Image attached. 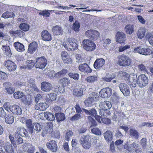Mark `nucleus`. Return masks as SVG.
<instances>
[{
    "label": "nucleus",
    "instance_id": "obj_1",
    "mask_svg": "<svg viewBox=\"0 0 153 153\" xmlns=\"http://www.w3.org/2000/svg\"><path fill=\"white\" fill-rule=\"evenodd\" d=\"M131 59L125 54L120 55L117 57V63L120 66L128 67L131 65Z\"/></svg>",
    "mask_w": 153,
    "mask_h": 153
},
{
    "label": "nucleus",
    "instance_id": "obj_2",
    "mask_svg": "<svg viewBox=\"0 0 153 153\" xmlns=\"http://www.w3.org/2000/svg\"><path fill=\"white\" fill-rule=\"evenodd\" d=\"M63 45L65 49L69 51H73L78 48V44L77 41L74 38H68L66 42H63Z\"/></svg>",
    "mask_w": 153,
    "mask_h": 153
},
{
    "label": "nucleus",
    "instance_id": "obj_3",
    "mask_svg": "<svg viewBox=\"0 0 153 153\" xmlns=\"http://www.w3.org/2000/svg\"><path fill=\"white\" fill-rule=\"evenodd\" d=\"M3 107L7 111L11 112L13 114L19 115L22 113L21 108L16 104L11 105L9 103L6 102L4 104Z\"/></svg>",
    "mask_w": 153,
    "mask_h": 153
},
{
    "label": "nucleus",
    "instance_id": "obj_4",
    "mask_svg": "<svg viewBox=\"0 0 153 153\" xmlns=\"http://www.w3.org/2000/svg\"><path fill=\"white\" fill-rule=\"evenodd\" d=\"M84 48L87 51H94L96 48V45L94 42L88 39H84L82 42Z\"/></svg>",
    "mask_w": 153,
    "mask_h": 153
},
{
    "label": "nucleus",
    "instance_id": "obj_5",
    "mask_svg": "<svg viewBox=\"0 0 153 153\" xmlns=\"http://www.w3.org/2000/svg\"><path fill=\"white\" fill-rule=\"evenodd\" d=\"M35 64L36 68L43 70L47 64V59L44 56L37 57L36 59Z\"/></svg>",
    "mask_w": 153,
    "mask_h": 153
},
{
    "label": "nucleus",
    "instance_id": "obj_6",
    "mask_svg": "<svg viewBox=\"0 0 153 153\" xmlns=\"http://www.w3.org/2000/svg\"><path fill=\"white\" fill-rule=\"evenodd\" d=\"M85 35L91 40H96L100 37V33L94 30H89L85 32Z\"/></svg>",
    "mask_w": 153,
    "mask_h": 153
},
{
    "label": "nucleus",
    "instance_id": "obj_7",
    "mask_svg": "<svg viewBox=\"0 0 153 153\" xmlns=\"http://www.w3.org/2000/svg\"><path fill=\"white\" fill-rule=\"evenodd\" d=\"M90 136L88 135L84 136L81 137L80 141L83 147L86 149L90 148L91 146V142L90 140Z\"/></svg>",
    "mask_w": 153,
    "mask_h": 153
},
{
    "label": "nucleus",
    "instance_id": "obj_8",
    "mask_svg": "<svg viewBox=\"0 0 153 153\" xmlns=\"http://www.w3.org/2000/svg\"><path fill=\"white\" fill-rule=\"evenodd\" d=\"M28 135L27 130L23 127H19L17 128L16 132L14 134L15 137H17L19 136L22 137H27Z\"/></svg>",
    "mask_w": 153,
    "mask_h": 153
},
{
    "label": "nucleus",
    "instance_id": "obj_9",
    "mask_svg": "<svg viewBox=\"0 0 153 153\" xmlns=\"http://www.w3.org/2000/svg\"><path fill=\"white\" fill-rule=\"evenodd\" d=\"M89 96L84 102L85 105L88 107L92 105L93 102L95 101V100L97 98V95L95 92H93L90 94Z\"/></svg>",
    "mask_w": 153,
    "mask_h": 153
},
{
    "label": "nucleus",
    "instance_id": "obj_10",
    "mask_svg": "<svg viewBox=\"0 0 153 153\" xmlns=\"http://www.w3.org/2000/svg\"><path fill=\"white\" fill-rule=\"evenodd\" d=\"M148 83V79L145 74H142L137 78V84L139 87H142L146 86Z\"/></svg>",
    "mask_w": 153,
    "mask_h": 153
},
{
    "label": "nucleus",
    "instance_id": "obj_11",
    "mask_svg": "<svg viewBox=\"0 0 153 153\" xmlns=\"http://www.w3.org/2000/svg\"><path fill=\"white\" fill-rule=\"evenodd\" d=\"M112 94V90L111 88L106 87L102 89L100 91L99 95L102 98L109 97Z\"/></svg>",
    "mask_w": 153,
    "mask_h": 153
},
{
    "label": "nucleus",
    "instance_id": "obj_12",
    "mask_svg": "<svg viewBox=\"0 0 153 153\" xmlns=\"http://www.w3.org/2000/svg\"><path fill=\"white\" fill-rule=\"evenodd\" d=\"M4 65L10 71H13L16 68V65L15 63L10 60L5 61Z\"/></svg>",
    "mask_w": 153,
    "mask_h": 153
},
{
    "label": "nucleus",
    "instance_id": "obj_13",
    "mask_svg": "<svg viewBox=\"0 0 153 153\" xmlns=\"http://www.w3.org/2000/svg\"><path fill=\"white\" fill-rule=\"evenodd\" d=\"M120 90L125 96H128L130 94L129 88L128 86L124 83H121L119 85Z\"/></svg>",
    "mask_w": 153,
    "mask_h": 153
},
{
    "label": "nucleus",
    "instance_id": "obj_14",
    "mask_svg": "<svg viewBox=\"0 0 153 153\" xmlns=\"http://www.w3.org/2000/svg\"><path fill=\"white\" fill-rule=\"evenodd\" d=\"M46 145L47 148L52 152H56L57 150L56 142L54 140H50L47 143Z\"/></svg>",
    "mask_w": 153,
    "mask_h": 153
},
{
    "label": "nucleus",
    "instance_id": "obj_15",
    "mask_svg": "<svg viewBox=\"0 0 153 153\" xmlns=\"http://www.w3.org/2000/svg\"><path fill=\"white\" fill-rule=\"evenodd\" d=\"M3 87L6 91V92L9 94H12L14 93L15 88L13 87L12 84L10 82H6L3 84Z\"/></svg>",
    "mask_w": 153,
    "mask_h": 153
},
{
    "label": "nucleus",
    "instance_id": "obj_16",
    "mask_svg": "<svg viewBox=\"0 0 153 153\" xmlns=\"http://www.w3.org/2000/svg\"><path fill=\"white\" fill-rule=\"evenodd\" d=\"M83 88L82 87H76L73 90V94L75 97H80L83 95Z\"/></svg>",
    "mask_w": 153,
    "mask_h": 153
},
{
    "label": "nucleus",
    "instance_id": "obj_17",
    "mask_svg": "<svg viewBox=\"0 0 153 153\" xmlns=\"http://www.w3.org/2000/svg\"><path fill=\"white\" fill-rule=\"evenodd\" d=\"M126 40L125 34L122 32H117L116 35V42L120 43H123Z\"/></svg>",
    "mask_w": 153,
    "mask_h": 153
},
{
    "label": "nucleus",
    "instance_id": "obj_18",
    "mask_svg": "<svg viewBox=\"0 0 153 153\" xmlns=\"http://www.w3.org/2000/svg\"><path fill=\"white\" fill-rule=\"evenodd\" d=\"M105 64V60L102 58L97 59L94 64V67L96 70L101 68Z\"/></svg>",
    "mask_w": 153,
    "mask_h": 153
},
{
    "label": "nucleus",
    "instance_id": "obj_19",
    "mask_svg": "<svg viewBox=\"0 0 153 153\" xmlns=\"http://www.w3.org/2000/svg\"><path fill=\"white\" fill-rule=\"evenodd\" d=\"M78 69L80 71L86 74L90 73L92 71V70L89 65L85 63L79 65Z\"/></svg>",
    "mask_w": 153,
    "mask_h": 153
},
{
    "label": "nucleus",
    "instance_id": "obj_20",
    "mask_svg": "<svg viewBox=\"0 0 153 153\" xmlns=\"http://www.w3.org/2000/svg\"><path fill=\"white\" fill-rule=\"evenodd\" d=\"M126 146H124V148L126 149ZM129 151H133L134 152H135L136 153H138L141 150V149L139 148L138 146V144H137L134 142H133L129 146H127L126 148Z\"/></svg>",
    "mask_w": 153,
    "mask_h": 153
},
{
    "label": "nucleus",
    "instance_id": "obj_21",
    "mask_svg": "<svg viewBox=\"0 0 153 153\" xmlns=\"http://www.w3.org/2000/svg\"><path fill=\"white\" fill-rule=\"evenodd\" d=\"M134 53H138L144 55H147L150 53L149 49L147 48H141L140 47L135 48L134 50Z\"/></svg>",
    "mask_w": 153,
    "mask_h": 153
},
{
    "label": "nucleus",
    "instance_id": "obj_22",
    "mask_svg": "<svg viewBox=\"0 0 153 153\" xmlns=\"http://www.w3.org/2000/svg\"><path fill=\"white\" fill-rule=\"evenodd\" d=\"M137 76L135 74H133L130 78L129 77V79L128 81L131 89L136 87V84L137 83Z\"/></svg>",
    "mask_w": 153,
    "mask_h": 153
},
{
    "label": "nucleus",
    "instance_id": "obj_23",
    "mask_svg": "<svg viewBox=\"0 0 153 153\" xmlns=\"http://www.w3.org/2000/svg\"><path fill=\"white\" fill-rule=\"evenodd\" d=\"M51 84L47 82H44L42 83L41 89L42 90L45 92H49L51 90Z\"/></svg>",
    "mask_w": 153,
    "mask_h": 153
},
{
    "label": "nucleus",
    "instance_id": "obj_24",
    "mask_svg": "<svg viewBox=\"0 0 153 153\" xmlns=\"http://www.w3.org/2000/svg\"><path fill=\"white\" fill-rule=\"evenodd\" d=\"M57 98V95L54 93H51L48 94L45 98L46 101L48 103H51L55 101Z\"/></svg>",
    "mask_w": 153,
    "mask_h": 153
},
{
    "label": "nucleus",
    "instance_id": "obj_25",
    "mask_svg": "<svg viewBox=\"0 0 153 153\" xmlns=\"http://www.w3.org/2000/svg\"><path fill=\"white\" fill-rule=\"evenodd\" d=\"M41 36L42 39L44 41H49L52 39L51 35L46 30H43L41 33Z\"/></svg>",
    "mask_w": 153,
    "mask_h": 153
},
{
    "label": "nucleus",
    "instance_id": "obj_26",
    "mask_svg": "<svg viewBox=\"0 0 153 153\" xmlns=\"http://www.w3.org/2000/svg\"><path fill=\"white\" fill-rule=\"evenodd\" d=\"M52 32L54 35H62L63 33V30L61 27L58 25H56L53 27Z\"/></svg>",
    "mask_w": 153,
    "mask_h": 153
},
{
    "label": "nucleus",
    "instance_id": "obj_27",
    "mask_svg": "<svg viewBox=\"0 0 153 153\" xmlns=\"http://www.w3.org/2000/svg\"><path fill=\"white\" fill-rule=\"evenodd\" d=\"M48 107L46 102H40L36 105L35 108L37 110L43 111L46 110Z\"/></svg>",
    "mask_w": 153,
    "mask_h": 153
},
{
    "label": "nucleus",
    "instance_id": "obj_28",
    "mask_svg": "<svg viewBox=\"0 0 153 153\" xmlns=\"http://www.w3.org/2000/svg\"><path fill=\"white\" fill-rule=\"evenodd\" d=\"M38 47L37 43L35 42H33L30 43L29 46L28 52L30 53H32L37 49Z\"/></svg>",
    "mask_w": 153,
    "mask_h": 153
},
{
    "label": "nucleus",
    "instance_id": "obj_29",
    "mask_svg": "<svg viewBox=\"0 0 153 153\" xmlns=\"http://www.w3.org/2000/svg\"><path fill=\"white\" fill-rule=\"evenodd\" d=\"M146 31V29L144 27H141L138 29L137 32V36L138 38L142 39L144 37Z\"/></svg>",
    "mask_w": 153,
    "mask_h": 153
},
{
    "label": "nucleus",
    "instance_id": "obj_30",
    "mask_svg": "<svg viewBox=\"0 0 153 153\" xmlns=\"http://www.w3.org/2000/svg\"><path fill=\"white\" fill-rule=\"evenodd\" d=\"M104 136L105 140L108 142L111 141L113 139L112 133L109 130L105 131L104 133Z\"/></svg>",
    "mask_w": 153,
    "mask_h": 153
},
{
    "label": "nucleus",
    "instance_id": "obj_31",
    "mask_svg": "<svg viewBox=\"0 0 153 153\" xmlns=\"http://www.w3.org/2000/svg\"><path fill=\"white\" fill-rule=\"evenodd\" d=\"M57 121L60 122L64 120L65 119V115L63 113H56L55 114Z\"/></svg>",
    "mask_w": 153,
    "mask_h": 153
},
{
    "label": "nucleus",
    "instance_id": "obj_32",
    "mask_svg": "<svg viewBox=\"0 0 153 153\" xmlns=\"http://www.w3.org/2000/svg\"><path fill=\"white\" fill-rule=\"evenodd\" d=\"M98 80L97 77L95 75L90 76L87 77L85 79V81L89 83H93L97 82Z\"/></svg>",
    "mask_w": 153,
    "mask_h": 153
},
{
    "label": "nucleus",
    "instance_id": "obj_33",
    "mask_svg": "<svg viewBox=\"0 0 153 153\" xmlns=\"http://www.w3.org/2000/svg\"><path fill=\"white\" fill-rule=\"evenodd\" d=\"M1 48L5 55L8 56H11L12 53L9 46H7V45H3Z\"/></svg>",
    "mask_w": 153,
    "mask_h": 153
},
{
    "label": "nucleus",
    "instance_id": "obj_34",
    "mask_svg": "<svg viewBox=\"0 0 153 153\" xmlns=\"http://www.w3.org/2000/svg\"><path fill=\"white\" fill-rule=\"evenodd\" d=\"M25 93L22 91H17L14 92L13 94V97L16 99H22L25 96Z\"/></svg>",
    "mask_w": 153,
    "mask_h": 153
},
{
    "label": "nucleus",
    "instance_id": "obj_35",
    "mask_svg": "<svg viewBox=\"0 0 153 153\" xmlns=\"http://www.w3.org/2000/svg\"><path fill=\"white\" fill-rule=\"evenodd\" d=\"M59 83L63 87L68 86L70 83V81L66 77H64L60 79L58 81Z\"/></svg>",
    "mask_w": 153,
    "mask_h": 153
},
{
    "label": "nucleus",
    "instance_id": "obj_36",
    "mask_svg": "<svg viewBox=\"0 0 153 153\" xmlns=\"http://www.w3.org/2000/svg\"><path fill=\"white\" fill-rule=\"evenodd\" d=\"M14 46L16 50L19 52H22L25 50L24 45L19 42H15Z\"/></svg>",
    "mask_w": 153,
    "mask_h": 153
},
{
    "label": "nucleus",
    "instance_id": "obj_37",
    "mask_svg": "<svg viewBox=\"0 0 153 153\" xmlns=\"http://www.w3.org/2000/svg\"><path fill=\"white\" fill-rule=\"evenodd\" d=\"M26 65H25L24 66H21V68L23 69L27 68L29 69H31L34 67V65L35 66V63L33 60H27L26 62Z\"/></svg>",
    "mask_w": 153,
    "mask_h": 153
},
{
    "label": "nucleus",
    "instance_id": "obj_38",
    "mask_svg": "<svg viewBox=\"0 0 153 153\" xmlns=\"http://www.w3.org/2000/svg\"><path fill=\"white\" fill-rule=\"evenodd\" d=\"M129 134L132 137L137 139L139 137V134L136 129H131L129 130Z\"/></svg>",
    "mask_w": 153,
    "mask_h": 153
},
{
    "label": "nucleus",
    "instance_id": "obj_39",
    "mask_svg": "<svg viewBox=\"0 0 153 153\" xmlns=\"http://www.w3.org/2000/svg\"><path fill=\"white\" fill-rule=\"evenodd\" d=\"M44 116L48 120L53 121L55 120V115L52 113L45 112L44 113Z\"/></svg>",
    "mask_w": 153,
    "mask_h": 153
},
{
    "label": "nucleus",
    "instance_id": "obj_40",
    "mask_svg": "<svg viewBox=\"0 0 153 153\" xmlns=\"http://www.w3.org/2000/svg\"><path fill=\"white\" fill-rule=\"evenodd\" d=\"M5 122L8 124H11L14 121V116L11 114H8L5 117Z\"/></svg>",
    "mask_w": 153,
    "mask_h": 153
},
{
    "label": "nucleus",
    "instance_id": "obj_41",
    "mask_svg": "<svg viewBox=\"0 0 153 153\" xmlns=\"http://www.w3.org/2000/svg\"><path fill=\"white\" fill-rule=\"evenodd\" d=\"M102 108L110 109L112 107L111 102L108 101H105L101 103Z\"/></svg>",
    "mask_w": 153,
    "mask_h": 153
},
{
    "label": "nucleus",
    "instance_id": "obj_42",
    "mask_svg": "<svg viewBox=\"0 0 153 153\" xmlns=\"http://www.w3.org/2000/svg\"><path fill=\"white\" fill-rule=\"evenodd\" d=\"M26 124L27 127L29 130L30 132L32 133L33 131V127L32 120L30 119L26 120Z\"/></svg>",
    "mask_w": 153,
    "mask_h": 153
},
{
    "label": "nucleus",
    "instance_id": "obj_43",
    "mask_svg": "<svg viewBox=\"0 0 153 153\" xmlns=\"http://www.w3.org/2000/svg\"><path fill=\"white\" fill-rule=\"evenodd\" d=\"M125 30L127 33L130 34H131L134 32V31L133 25H126Z\"/></svg>",
    "mask_w": 153,
    "mask_h": 153
},
{
    "label": "nucleus",
    "instance_id": "obj_44",
    "mask_svg": "<svg viewBox=\"0 0 153 153\" xmlns=\"http://www.w3.org/2000/svg\"><path fill=\"white\" fill-rule=\"evenodd\" d=\"M83 111L87 115H91L92 116H95L97 114L96 110L94 108H92L89 111L85 109H83Z\"/></svg>",
    "mask_w": 153,
    "mask_h": 153
},
{
    "label": "nucleus",
    "instance_id": "obj_45",
    "mask_svg": "<svg viewBox=\"0 0 153 153\" xmlns=\"http://www.w3.org/2000/svg\"><path fill=\"white\" fill-rule=\"evenodd\" d=\"M104 110H100L99 114L102 116L104 117H108L109 116L111 113L109 110H108V109H103Z\"/></svg>",
    "mask_w": 153,
    "mask_h": 153
},
{
    "label": "nucleus",
    "instance_id": "obj_46",
    "mask_svg": "<svg viewBox=\"0 0 153 153\" xmlns=\"http://www.w3.org/2000/svg\"><path fill=\"white\" fill-rule=\"evenodd\" d=\"M4 148L7 153H14L13 147L11 144L6 145Z\"/></svg>",
    "mask_w": 153,
    "mask_h": 153
},
{
    "label": "nucleus",
    "instance_id": "obj_47",
    "mask_svg": "<svg viewBox=\"0 0 153 153\" xmlns=\"http://www.w3.org/2000/svg\"><path fill=\"white\" fill-rule=\"evenodd\" d=\"M19 28L22 30L27 31L29 30L30 26L27 23H22L20 24Z\"/></svg>",
    "mask_w": 153,
    "mask_h": 153
},
{
    "label": "nucleus",
    "instance_id": "obj_48",
    "mask_svg": "<svg viewBox=\"0 0 153 153\" xmlns=\"http://www.w3.org/2000/svg\"><path fill=\"white\" fill-rule=\"evenodd\" d=\"M21 101L27 105H30L32 103V101L31 99H27L26 95H25L24 97L22 99Z\"/></svg>",
    "mask_w": 153,
    "mask_h": 153
},
{
    "label": "nucleus",
    "instance_id": "obj_49",
    "mask_svg": "<svg viewBox=\"0 0 153 153\" xmlns=\"http://www.w3.org/2000/svg\"><path fill=\"white\" fill-rule=\"evenodd\" d=\"M12 34L20 38L23 37L25 35L24 33L21 30H18L12 32Z\"/></svg>",
    "mask_w": 153,
    "mask_h": 153
},
{
    "label": "nucleus",
    "instance_id": "obj_50",
    "mask_svg": "<svg viewBox=\"0 0 153 153\" xmlns=\"http://www.w3.org/2000/svg\"><path fill=\"white\" fill-rule=\"evenodd\" d=\"M146 38L148 39L149 43L152 45H153V35L152 33L148 32L146 36Z\"/></svg>",
    "mask_w": 153,
    "mask_h": 153
},
{
    "label": "nucleus",
    "instance_id": "obj_51",
    "mask_svg": "<svg viewBox=\"0 0 153 153\" xmlns=\"http://www.w3.org/2000/svg\"><path fill=\"white\" fill-rule=\"evenodd\" d=\"M68 70L65 69H63L61 71L55 74V76L59 77L65 76L68 72Z\"/></svg>",
    "mask_w": 153,
    "mask_h": 153
},
{
    "label": "nucleus",
    "instance_id": "obj_52",
    "mask_svg": "<svg viewBox=\"0 0 153 153\" xmlns=\"http://www.w3.org/2000/svg\"><path fill=\"white\" fill-rule=\"evenodd\" d=\"M88 119L89 123H91V127L97 126V123L96 121L91 116H88Z\"/></svg>",
    "mask_w": 153,
    "mask_h": 153
},
{
    "label": "nucleus",
    "instance_id": "obj_53",
    "mask_svg": "<svg viewBox=\"0 0 153 153\" xmlns=\"http://www.w3.org/2000/svg\"><path fill=\"white\" fill-rule=\"evenodd\" d=\"M122 72L121 75L122 78L126 81H128L129 79L130 75L124 71H121Z\"/></svg>",
    "mask_w": 153,
    "mask_h": 153
},
{
    "label": "nucleus",
    "instance_id": "obj_54",
    "mask_svg": "<svg viewBox=\"0 0 153 153\" xmlns=\"http://www.w3.org/2000/svg\"><path fill=\"white\" fill-rule=\"evenodd\" d=\"M101 123L105 125H109L111 124V119L106 117H102L101 119Z\"/></svg>",
    "mask_w": 153,
    "mask_h": 153
},
{
    "label": "nucleus",
    "instance_id": "obj_55",
    "mask_svg": "<svg viewBox=\"0 0 153 153\" xmlns=\"http://www.w3.org/2000/svg\"><path fill=\"white\" fill-rule=\"evenodd\" d=\"M53 125L51 122H48L45 126V128L48 132H51L53 130Z\"/></svg>",
    "mask_w": 153,
    "mask_h": 153
},
{
    "label": "nucleus",
    "instance_id": "obj_56",
    "mask_svg": "<svg viewBox=\"0 0 153 153\" xmlns=\"http://www.w3.org/2000/svg\"><path fill=\"white\" fill-rule=\"evenodd\" d=\"M68 75L70 78H73L75 80H77L79 78V75L77 73L70 72L69 73Z\"/></svg>",
    "mask_w": 153,
    "mask_h": 153
},
{
    "label": "nucleus",
    "instance_id": "obj_57",
    "mask_svg": "<svg viewBox=\"0 0 153 153\" xmlns=\"http://www.w3.org/2000/svg\"><path fill=\"white\" fill-rule=\"evenodd\" d=\"M51 136L54 138H59L60 137V132L57 130L52 131Z\"/></svg>",
    "mask_w": 153,
    "mask_h": 153
},
{
    "label": "nucleus",
    "instance_id": "obj_58",
    "mask_svg": "<svg viewBox=\"0 0 153 153\" xmlns=\"http://www.w3.org/2000/svg\"><path fill=\"white\" fill-rule=\"evenodd\" d=\"M80 25L78 22H74L72 26V28L76 32H78L79 31Z\"/></svg>",
    "mask_w": 153,
    "mask_h": 153
},
{
    "label": "nucleus",
    "instance_id": "obj_59",
    "mask_svg": "<svg viewBox=\"0 0 153 153\" xmlns=\"http://www.w3.org/2000/svg\"><path fill=\"white\" fill-rule=\"evenodd\" d=\"M139 70L141 72H147L148 71L145 66L142 64L138 65Z\"/></svg>",
    "mask_w": 153,
    "mask_h": 153
},
{
    "label": "nucleus",
    "instance_id": "obj_60",
    "mask_svg": "<svg viewBox=\"0 0 153 153\" xmlns=\"http://www.w3.org/2000/svg\"><path fill=\"white\" fill-rule=\"evenodd\" d=\"M73 134V133L70 130H68L67 131L65 134V140L67 141H69V140L70 137L72 136Z\"/></svg>",
    "mask_w": 153,
    "mask_h": 153
},
{
    "label": "nucleus",
    "instance_id": "obj_61",
    "mask_svg": "<svg viewBox=\"0 0 153 153\" xmlns=\"http://www.w3.org/2000/svg\"><path fill=\"white\" fill-rule=\"evenodd\" d=\"M33 128H34L36 131H39L42 129V126L40 123H35L33 126Z\"/></svg>",
    "mask_w": 153,
    "mask_h": 153
},
{
    "label": "nucleus",
    "instance_id": "obj_62",
    "mask_svg": "<svg viewBox=\"0 0 153 153\" xmlns=\"http://www.w3.org/2000/svg\"><path fill=\"white\" fill-rule=\"evenodd\" d=\"M39 14L43 16L48 17L50 16V13L49 10H45L42 11L41 12L39 13Z\"/></svg>",
    "mask_w": 153,
    "mask_h": 153
},
{
    "label": "nucleus",
    "instance_id": "obj_63",
    "mask_svg": "<svg viewBox=\"0 0 153 153\" xmlns=\"http://www.w3.org/2000/svg\"><path fill=\"white\" fill-rule=\"evenodd\" d=\"M12 13L8 11H6L2 15L1 17L4 18H8L12 17Z\"/></svg>",
    "mask_w": 153,
    "mask_h": 153
},
{
    "label": "nucleus",
    "instance_id": "obj_64",
    "mask_svg": "<svg viewBox=\"0 0 153 153\" xmlns=\"http://www.w3.org/2000/svg\"><path fill=\"white\" fill-rule=\"evenodd\" d=\"M140 144L143 148H145L147 145V139L146 138H143L140 140Z\"/></svg>",
    "mask_w": 153,
    "mask_h": 153
}]
</instances>
